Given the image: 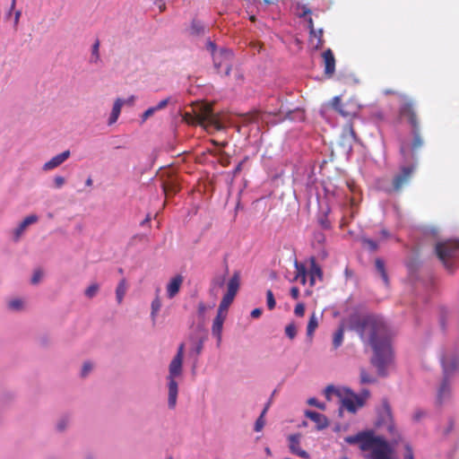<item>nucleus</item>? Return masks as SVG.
I'll return each mask as SVG.
<instances>
[{"label":"nucleus","instance_id":"obj_40","mask_svg":"<svg viewBox=\"0 0 459 459\" xmlns=\"http://www.w3.org/2000/svg\"><path fill=\"white\" fill-rule=\"evenodd\" d=\"M99 290V285L96 284V283H93L91 285H90L86 290H85V295L88 297V298H92L96 295V293L98 292Z\"/></svg>","mask_w":459,"mask_h":459},{"label":"nucleus","instance_id":"obj_35","mask_svg":"<svg viewBox=\"0 0 459 459\" xmlns=\"http://www.w3.org/2000/svg\"><path fill=\"white\" fill-rule=\"evenodd\" d=\"M183 119L186 123L189 125H196L199 124V120L195 113L185 112L183 115Z\"/></svg>","mask_w":459,"mask_h":459},{"label":"nucleus","instance_id":"obj_51","mask_svg":"<svg viewBox=\"0 0 459 459\" xmlns=\"http://www.w3.org/2000/svg\"><path fill=\"white\" fill-rule=\"evenodd\" d=\"M91 369L92 364L91 362H85L82 369V377H86Z\"/></svg>","mask_w":459,"mask_h":459},{"label":"nucleus","instance_id":"obj_9","mask_svg":"<svg viewBox=\"0 0 459 459\" xmlns=\"http://www.w3.org/2000/svg\"><path fill=\"white\" fill-rule=\"evenodd\" d=\"M373 432H361L355 436H350L345 438V441L349 444L359 443V448L362 451H368V446L373 440Z\"/></svg>","mask_w":459,"mask_h":459},{"label":"nucleus","instance_id":"obj_11","mask_svg":"<svg viewBox=\"0 0 459 459\" xmlns=\"http://www.w3.org/2000/svg\"><path fill=\"white\" fill-rule=\"evenodd\" d=\"M323 63L325 66V74L332 77L335 72V58L333 51L328 48L322 54Z\"/></svg>","mask_w":459,"mask_h":459},{"label":"nucleus","instance_id":"obj_16","mask_svg":"<svg viewBox=\"0 0 459 459\" xmlns=\"http://www.w3.org/2000/svg\"><path fill=\"white\" fill-rule=\"evenodd\" d=\"M305 415L307 418L310 419L316 424V429L318 430L324 429L327 428L329 425L327 418L325 415L320 414L316 411H307L305 412Z\"/></svg>","mask_w":459,"mask_h":459},{"label":"nucleus","instance_id":"obj_39","mask_svg":"<svg viewBox=\"0 0 459 459\" xmlns=\"http://www.w3.org/2000/svg\"><path fill=\"white\" fill-rule=\"evenodd\" d=\"M125 103H126V100H124L122 99H117L113 105V108H112L111 112L120 115L121 108Z\"/></svg>","mask_w":459,"mask_h":459},{"label":"nucleus","instance_id":"obj_46","mask_svg":"<svg viewBox=\"0 0 459 459\" xmlns=\"http://www.w3.org/2000/svg\"><path fill=\"white\" fill-rule=\"evenodd\" d=\"M294 314L297 316H303L305 314V305L303 303H298L294 308Z\"/></svg>","mask_w":459,"mask_h":459},{"label":"nucleus","instance_id":"obj_45","mask_svg":"<svg viewBox=\"0 0 459 459\" xmlns=\"http://www.w3.org/2000/svg\"><path fill=\"white\" fill-rule=\"evenodd\" d=\"M260 118V113L255 111L252 114L247 115L245 118V122L253 123L258 121Z\"/></svg>","mask_w":459,"mask_h":459},{"label":"nucleus","instance_id":"obj_47","mask_svg":"<svg viewBox=\"0 0 459 459\" xmlns=\"http://www.w3.org/2000/svg\"><path fill=\"white\" fill-rule=\"evenodd\" d=\"M43 276V273L41 270L38 269L34 272L33 275H32V278H31V282L33 284H37L38 282L40 281L41 278Z\"/></svg>","mask_w":459,"mask_h":459},{"label":"nucleus","instance_id":"obj_2","mask_svg":"<svg viewBox=\"0 0 459 459\" xmlns=\"http://www.w3.org/2000/svg\"><path fill=\"white\" fill-rule=\"evenodd\" d=\"M184 358V344L181 343L178 349L176 356L171 360L169 367V399L168 403L170 409H174L177 404V398L178 393V383L175 380L182 373V364Z\"/></svg>","mask_w":459,"mask_h":459},{"label":"nucleus","instance_id":"obj_62","mask_svg":"<svg viewBox=\"0 0 459 459\" xmlns=\"http://www.w3.org/2000/svg\"><path fill=\"white\" fill-rule=\"evenodd\" d=\"M21 11H16L14 14V27H16L19 23L20 17H21Z\"/></svg>","mask_w":459,"mask_h":459},{"label":"nucleus","instance_id":"obj_6","mask_svg":"<svg viewBox=\"0 0 459 459\" xmlns=\"http://www.w3.org/2000/svg\"><path fill=\"white\" fill-rule=\"evenodd\" d=\"M401 104L399 107V116L406 119L411 127L420 126V120L416 112L415 103L405 94H401Z\"/></svg>","mask_w":459,"mask_h":459},{"label":"nucleus","instance_id":"obj_37","mask_svg":"<svg viewBox=\"0 0 459 459\" xmlns=\"http://www.w3.org/2000/svg\"><path fill=\"white\" fill-rule=\"evenodd\" d=\"M266 303L268 309L273 310L275 307L276 302L273 293L271 290L266 291Z\"/></svg>","mask_w":459,"mask_h":459},{"label":"nucleus","instance_id":"obj_30","mask_svg":"<svg viewBox=\"0 0 459 459\" xmlns=\"http://www.w3.org/2000/svg\"><path fill=\"white\" fill-rule=\"evenodd\" d=\"M356 139V134L351 126L349 127L348 134L342 136V142L344 145L348 146V150L351 149V143Z\"/></svg>","mask_w":459,"mask_h":459},{"label":"nucleus","instance_id":"obj_7","mask_svg":"<svg viewBox=\"0 0 459 459\" xmlns=\"http://www.w3.org/2000/svg\"><path fill=\"white\" fill-rule=\"evenodd\" d=\"M192 111L196 115L197 119L199 120V125L206 123L208 125L214 126L218 129L221 128L211 105L197 103L193 107Z\"/></svg>","mask_w":459,"mask_h":459},{"label":"nucleus","instance_id":"obj_15","mask_svg":"<svg viewBox=\"0 0 459 459\" xmlns=\"http://www.w3.org/2000/svg\"><path fill=\"white\" fill-rule=\"evenodd\" d=\"M226 315L227 314H225V312L218 310L217 316L213 320L212 332V334L217 337L219 343L221 342V331Z\"/></svg>","mask_w":459,"mask_h":459},{"label":"nucleus","instance_id":"obj_42","mask_svg":"<svg viewBox=\"0 0 459 459\" xmlns=\"http://www.w3.org/2000/svg\"><path fill=\"white\" fill-rule=\"evenodd\" d=\"M325 241V236L322 231H316L314 233V237H313L314 243L322 245V244H324Z\"/></svg>","mask_w":459,"mask_h":459},{"label":"nucleus","instance_id":"obj_27","mask_svg":"<svg viewBox=\"0 0 459 459\" xmlns=\"http://www.w3.org/2000/svg\"><path fill=\"white\" fill-rule=\"evenodd\" d=\"M359 378L361 384H373L377 382V378L368 374L364 368L359 369Z\"/></svg>","mask_w":459,"mask_h":459},{"label":"nucleus","instance_id":"obj_34","mask_svg":"<svg viewBox=\"0 0 459 459\" xmlns=\"http://www.w3.org/2000/svg\"><path fill=\"white\" fill-rule=\"evenodd\" d=\"M161 307V301L159 297H156L152 302V317L154 320L157 313L160 311Z\"/></svg>","mask_w":459,"mask_h":459},{"label":"nucleus","instance_id":"obj_10","mask_svg":"<svg viewBox=\"0 0 459 459\" xmlns=\"http://www.w3.org/2000/svg\"><path fill=\"white\" fill-rule=\"evenodd\" d=\"M342 406L350 412H356L357 410L364 405V398L361 395L351 393L350 395L342 399Z\"/></svg>","mask_w":459,"mask_h":459},{"label":"nucleus","instance_id":"obj_54","mask_svg":"<svg viewBox=\"0 0 459 459\" xmlns=\"http://www.w3.org/2000/svg\"><path fill=\"white\" fill-rule=\"evenodd\" d=\"M169 101V98L164 99V100H160L156 106H154V108H157V111L160 110L168 106Z\"/></svg>","mask_w":459,"mask_h":459},{"label":"nucleus","instance_id":"obj_57","mask_svg":"<svg viewBox=\"0 0 459 459\" xmlns=\"http://www.w3.org/2000/svg\"><path fill=\"white\" fill-rule=\"evenodd\" d=\"M301 11L302 12L299 14L300 17H306L307 15L311 14V10L308 7H307L306 5H303L301 7Z\"/></svg>","mask_w":459,"mask_h":459},{"label":"nucleus","instance_id":"obj_3","mask_svg":"<svg viewBox=\"0 0 459 459\" xmlns=\"http://www.w3.org/2000/svg\"><path fill=\"white\" fill-rule=\"evenodd\" d=\"M442 366L444 371V380L437 391V401L439 403H444L450 397V385L448 378L450 375L459 367V358L457 356H444L442 359Z\"/></svg>","mask_w":459,"mask_h":459},{"label":"nucleus","instance_id":"obj_59","mask_svg":"<svg viewBox=\"0 0 459 459\" xmlns=\"http://www.w3.org/2000/svg\"><path fill=\"white\" fill-rule=\"evenodd\" d=\"M307 27L309 29V34L310 33H314V31L316 30L315 27H314V22H313V19L311 17H308L307 19Z\"/></svg>","mask_w":459,"mask_h":459},{"label":"nucleus","instance_id":"obj_38","mask_svg":"<svg viewBox=\"0 0 459 459\" xmlns=\"http://www.w3.org/2000/svg\"><path fill=\"white\" fill-rule=\"evenodd\" d=\"M297 269H298V274H297L296 278L297 279L300 278L301 283L305 284L306 281H307V271H306L305 266L302 264H300V265L297 264Z\"/></svg>","mask_w":459,"mask_h":459},{"label":"nucleus","instance_id":"obj_24","mask_svg":"<svg viewBox=\"0 0 459 459\" xmlns=\"http://www.w3.org/2000/svg\"><path fill=\"white\" fill-rule=\"evenodd\" d=\"M318 326V320L315 313H313L308 320L307 325V336L312 340L314 336V333L316 329Z\"/></svg>","mask_w":459,"mask_h":459},{"label":"nucleus","instance_id":"obj_1","mask_svg":"<svg viewBox=\"0 0 459 459\" xmlns=\"http://www.w3.org/2000/svg\"><path fill=\"white\" fill-rule=\"evenodd\" d=\"M354 330L363 341L372 347L375 355L371 363L377 368L378 375H386L385 367L391 361L392 351L387 327L382 318L377 316H365L353 324Z\"/></svg>","mask_w":459,"mask_h":459},{"label":"nucleus","instance_id":"obj_12","mask_svg":"<svg viewBox=\"0 0 459 459\" xmlns=\"http://www.w3.org/2000/svg\"><path fill=\"white\" fill-rule=\"evenodd\" d=\"M384 408L387 413V416L389 417V421L387 422V430L390 434V437H391V443L393 445H397L398 442L400 441L401 439V436L400 434L398 433L395 426H394V423L393 421V419H392V416H391V409H390V406L388 405L387 403H384Z\"/></svg>","mask_w":459,"mask_h":459},{"label":"nucleus","instance_id":"obj_23","mask_svg":"<svg viewBox=\"0 0 459 459\" xmlns=\"http://www.w3.org/2000/svg\"><path fill=\"white\" fill-rule=\"evenodd\" d=\"M375 265H376V269H377V273L380 274L385 284L388 285L389 279H388V275H387V273L385 270V265L384 260L381 258H377L375 260Z\"/></svg>","mask_w":459,"mask_h":459},{"label":"nucleus","instance_id":"obj_4","mask_svg":"<svg viewBox=\"0 0 459 459\" xmlns=\"http://www.w3.org/2000/svg\"><path fill=\"white\" fill-rule=\"evenodd\" d=\"M435 251L444 266L447 270L452 271L454 269V260L459 253V241L456 239H447L437 242Z\"/></svg>","mask_w":459,"mask_h":459},{"label":"nucleus","instance_id":"obj_55","mask_svg":"<svg viewBox=\"0 0 459 459\" xmlns=\"http://www.w3.org/2000/svg\"><path fill=\"white\" fill-rule=\"evenodd\" d=\"M197 310H198L199 316H204L207 310V307L204 302H199Z\"/></svg>","mask_w":459,"mask_h":459},{"label":"nucleus","instance_id":"obj_13","mask_svg":"<svg viewBox=\"0 0 459 459\" xmlns=\"http://www.w3.org/2000/svg\"><path fill=\"white\" fill-rule=\"evenodd\" d=\"M289 442H290V450L292 454L297 455L302 458L308 459L309 454L301 449L300 443H299V435H290L289 437Z\"/></svg>","mask_w":459,"mask_h":459},{"label":"nucleus","instance_id":"obj_33","mask_svg":"<svg viewBox=\"0 0 459 459\" xmlns=\"http://www.w3.org/2000/svg\"><path fill=\"white\" fill-rule=\"evenodd\" d=\"M285 334L287 337H289L290 340H293L297 335V327L296 325L291 322L288 324L285 327Z\"/></svg>","mask_w":459,"mask_h":459},{"label":"nucleus","instance_id":"obj_60","mask_svg":"<svg viewBox=\"0 0 459 459\" xmlns=\"http://www.w3.org/2000/svg\"><path fill=\"white\" fill-rule=\"evenodd\" d=\"M118 117H119L118 114H115V113L111 112L110 117L108 118V125H112V124L116 123Z\"/></svg>","mask_w":459,"mask_h":459},{"label":"nucleus","instance_id":"obj_41","mask_svg":"<svg viewBox=\"0 0 459 459\" xmlns=\"http://www.w3.org/2000/svg\"><path fill=\"white\" fill-rule=\"evenodd\" d=\"M99 48H100V41H99V39H97L92 46V54H91V61L92 62H97L100 58Z\"/></svg>","mask_w":459,"mask_h":459},{"label":"nucleus","instance_id":"obj_22","mask_svg":"<svg viewBox=\"0 0 459 459\" xmlns=\"http://www.w3.org/2000/svg\"><path fill=\"white\" fill-rule=\"evenodd\" d=\"M239 288V275L235 273L228 282L227 294L235 297Z\"/></svg>","mask_w":459,"mask_h":459},{"label":"nucleus","instance_id":"obj_58","mask_svg":"<svg viewBox=\"0 0 459 459\" xmlns=\"http://www.w3.org/2000/svg\"><path fill=\"white\" fill-rule=\"evenodd\" d=\"M262 315V309L261 308H255L251 311V316L253 318H258Z\"/></svg>","mask_w":459,"mask_h":459},{"label":"nucleus","instance_id":"obj_25","mask_svg":"<svg viewBox=\"0 0 459 459\" xmlns=\"http://www.w3.org/2000/svg\"><path fill=\"white\" fill-rule=\"evenodd\" d=\"M127 290V284L125 279H122L116 290V297L117 302L120 304L124 299V296L126 295Z\"/></svg>","mask_w":459,"mask_h":459},{"label":"nucleus","instance_id":"obj_44","mask_svg":"<svg viewBox=\"0 0 459 459\" xmlns=\"http://www.w3.org/2000/svg\"><path fill=\"white\" fill-rule=\"evenodd\" d=\"M157 111V108L154 107H151L148 109H146L143 114L142 115V122H145L150 117H152L155 112Z\"/></svg>","mask_w":459,"mask_h":459},{"label":"nucleus","instance_id":"obj_21","mask_svg":"<svg viewBox=\"0 0 459 459\" xmlns=\"http://www.w3.org/2000/svg\"><path fill=\"white\" fill-rule=\"evenodd\" d=\"M309 276L311 286L315 284L316 278H318L319 280L323 279V271L316 264L315 257L310 258Z\"/></svg>","mask_w":459,"mask_h":459},{"label":"nucleus","instance_id":"obj_43","mask_svg":"<svg viewBox=\"0 0 459 459\" xmlns=\"http://www.w3.org/2000/svg\"><path fill=\"white\" fill-rule=\"evenodd\" d=\"M8 307L13 310H20L22 307V302L21 299H13L9 301Z\"/></svg>","mask_w":459,"mask_h":459},{"label":"nucleus","instance_id":"obj_8","mask_svg":"<svg viewBox=\"0 0 459 459\" xmlns=\"http://www.w3.org/2000/svg\"><path fill=\"white\" fill-rule=\"evenodd\" d=\"M233 55L229 50H220L213 53V64L217 72L223 75H229L232 66Z\"/></svg>","mask_w":459,"mask_h":459},{"label":"nucleus","instance_id":"obj_20","mask_svg":"<svg viewBox=\"0 0 459 459\" xmlns=\"http://www.w3.org/2000/svg\"><path fill=\"white\" fill-rule=\"evenodd\" d=\"M412 141L411 143V150L412 152H417L420 148L423 146V139L420 134V126H417V127H411Z\"/></svg>","mask_w":459,"mask_h":459},{"label":"nucleus","instance_id":"obj_14","mask_svg":"<svg viewBox=\"0 0 459 459\" xmlns=\"http://www.w3.org/2000/svg\"><path fill=\"white\" fill-rule=\"evenodd\" d=\"M69 157H70V152L69 151H65V152L56 155L55 157H53L48 162H46L43 165V169L45 171L54 169L55 168H57L63 162H65Z\"/></svg>","mask_w":459,"mask_h":459},{"label":"nucleus","instance_id":"obj_17","mask_svg":"<svg viewBox=\"0 0 459 459\" xmlns=\"http://www.w3.org/2000/svg\"><path fill=\"white\" fill-rule=\"evenodd\" d=\"M182 282L183 277L181 275H177L170 280L167 285V294L169 298L172 299L178 293Z\"/></svg>","mask_w":459,"mask_h":459},{"label":"nucleus","instance_id":"obj_61","mask_svg":"<svg viewBox=\"0 0 459 459\" xmlns=\"http://www.w3.org/2000/svg\"><path fill=\"white\" fill-rule=\"evenodd\" d=\"M118 117H119L118 114H115V113L111 112L110 117L108 118V125H112V124L116 123Z\"/></svg>","mask_w":459,"mask_h":459},{"label":"nucleus","instance_id":"obj_63","mask_svg":"<svg viewBox=\"0 0 459 459\" xmlns=\"http://www.w3.org/2000/svg\"><path fill=\"white\" fill-rule=\"evenodd\" d=\"M369 391L367 389H363L359 395H361L364 398V402L369 397Z\"/></svg>","mask_w":459,"mask_h":459},{"label":"nucleus","instance_id":"obj_32","mask_svg":"<svg viewBox=\"0 0 459 459\" xmlns=\"http://www.w3.org/2000/svg\"><path fill=\"white\" fill-rule=\"evenodd\" d=\"M361 243H362L363 247H367L368 250H370L372 252L377 251L378 248L377 243L375 240L368 238H362Z\"/></svg>","mask_w":459,"mask_h":459},{"label":"nucleus","instance_id":"obj_53","mask_svg":"<svg viewBox=\"0 0 459 459\" xmlns=\"http://www.w3.org/2000/svg\"><path fill=\"white\" fill-rule=\"evenodd\" d=\"M404 459H414L412 449L409 445L405 446Z\"/></svg>","mask_w":459,"mask_h":459},{"label":"nucleus","instance_id":"obj_50","mask_svg":"<svg viewBox=\"0 0 459 459\" xmlns=\"http://www.w3.org/2000/svg\"><path fill=\"white\" fill-rule=\"evenodd\" d=\"M65 182V178L62 176H56L54 178L55 187H56V188L62 187L64 186Z\"/></svg>","mask_w":459,"mask_h":459},{"label":"nucleus","instance_id":"obj_19","mask_svg":"<svg viewBox=\"0 0 459 459\" xmlns=\"http://www.w3.org/2000/svg\"><path fill=\"white\" fill-rule=\"evenodd\" d=\"M324 30L323 29H318L314 31V33L309 34V44L316 50L323 48L325 40L323 39Z\"/></svg>","mask_w":459,"mask_h":459},{"label":"nucleus","instance_id":"obj_56","mask_svg":"<svg viewBox=\"0 0 459 459\" xmlns=\"http://www.w3.org/2000/svg\"><path fill=\"white\" fill-rule=\"evenodd\" d=\"M290 296L294 299H299V290L298 287H292L290 289Z\"/></svg>","mask_w":459,"mask_h":459},{"label":"nucleus","instance_id":"obj_31","mask_svg":"<svg viewBox=\"0 0 459 459\" xmlns=\"http://www.w3.org/2000/svg\"><path fill=\"white\" fill-rule=\"evenodd\" d=\"M269 408V403L266 404L264 409L263 410L262 413L260 414L259 418L256 420L255 423V431L258 432L261 431L265 424V421L264 420V417Z\"/></svg>","mask_w":459,"mask_h":459},{"label":"nucleus","instance_id":"obj_5","mask_svg":"<svg viewBox=\"0 0 459 459\" xmlns=\"http://www.w3.org/2000/svg\"><path fill=\"white\" fill-rule=\"evenodd\" d=\"M415 169L414 165L402 166L400 170L393 177L391 186L384 188L385 192L387 194L401 192L403 187L409 184Z\"/></svg>","mask_w":459,"mask_h":459},{"label":"nucleus","instance_id":"obj_49","mask_svg":"<svg viewBox=\"0 0 459 459\" xmlns=\"http://www.w3.org/2000/svg\"><path fill=\"white\" fill-rule=\"evenodd\" d=\"M191 29L195 34H200L204 30V27L196 22H193Z\"/></svg>","mask_w":459,"mask_h":459},{"label":"nucleus","instance_id":"obj_29","mask_svg":"<svg viewBox=\"0 0 459 459\" xmlns=\"http://www.w3.org/2000/svg\"><path fill=\"white\" fill-rule=\"evenodd\" d=\"M343 333H344V331H343L342 327H340L334 333L333 338V346L334 349H338L342 345V341H343Z\"/></svg>","mask_w":459,"mask_h":459},{"label":"nucleus","instance_id":"obj_36","mask_svg":"<svg viewBox=\"0 0 459 459\" xmlns=\"http://www.w3.org/2000/svg\"><path fill=\"white\" fill-rule=\"evenodd\" d=\"M333 105L334 109H336L340 114L344 117L349 116V113L343 109V104L340 98H334Z\"/></svg>","mask_w":459,"mask_h":459},{"label":"nucleus","instance_id":"obj_48","mask_svg":"<svg viewBox=\"0 0 459 459\" xmlns=\"http://www.w3.org/2000/svg\"><path fill=\"white\" fill-rule=\"evenodd\" d=\"M307 403H308V404H309V405L316 406V407H317V408H318V409H320V410H323V411H324V410L325 409V403H319V402H318L316 398H314V397H313V398L308 399Z\"/></svg>","mask_w":459,"mask_h":459},{"label":"nucleus","instance_id":"obj_18","mask_svg":"<svg viewBox=\"0 0 459 459\" xmlns=\"http://www.w3.org/2000/svg\"><path fill=\"white\" fill-rule=\"evenodd\" d=\"M39 220V217L35 214H30L29 216H27L20 224L19 226L15 229L14 230V238L15 240H18L19 238L22 236V234L23 233V231L26 230V228L28 226H30V224H33L35 222H37Z\"/></svg>","mask_w":459,"mask_h":459},{"label":"nucleus","instance_id":"obj_64","mask_svg":"<svg viewBox=\"0 0 459 459\" xmlns=\"http://www.w3.org/2000/svg\"><path fill=\"white\" fill-rule=\"evenodd\" d=\"M320 224L324 229H329L330 228V222L327 220H321Z\"/></svg>","mask_w":459,"mask_h":459},{"label":"nucleus","instance_id":"obj_52","mask_svg":"<svg viewBox=\"0 0 459 459\" xmlns=\"http://www.w3.org/2000/svg\"><path fill=\"white\" fill-rule=\"evenodd\" d=\"M325 394L326 399L330 400L331 399V394H338V391L333 385H328L325 388Z\"/></svg>","mask_w":459,"mask_h":459},{"label":"nucleus","instance_id":"obj_26","mask_svg":"<svg viewBox=\"0 0 459 459\" xmlns=\"http://www.w3.org/2000/svg\"><path fill=\"white\" fill-rule=\"evenodd\" d=\"M163 192L166 195V196H169L170 195H175L178 191H179V186L175 182H165L162 185Z\"/></svg>","mask_w":459,"mask_h":459},{"label":"nucleus","instance_id":"obj_28","mask_svg":"<svg viewBox=\"0 0 459 459\" xmlns=\"http://www.w3.org/2000/svg\"><path fill=\"white\" fill-rule=\"evenodd\" d=\"M234 298L235 297L225 293L224 296L222 297L221 303H220L218 310L223 311V312H225V314H227L228 308L230 306V304L233 302Z\"/></svg>","mask_w":459,"mask_h":459}]
</instances>
